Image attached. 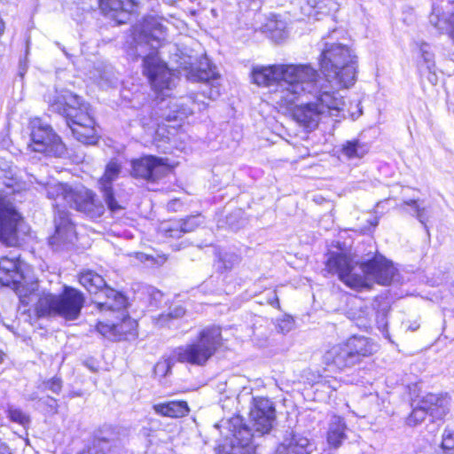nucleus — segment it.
<instances>
[{
	"instance_id": "nucleus-9",
	"label": "nucleus",
	"mask_w": 454,
	"mask_h": 454,
	"mask_svg": "<svg viewBox=\"0 0 454 454\" xmlns=\"http://www.w3.org/2000/svg\"><path fill=\"white\" fill-rule=\"evenodd\" d=\"M180 165L178 160L153 154H144L130 160V176L148 184H156L160 179L174 175Z\"/></svg>"
},
{
	"instance_id": "nucleus-45",
	"label": "nucleus",
	"mask_w": 454,
	"mask_h": 454,
	"mask_svg": "<svg viewBox=\"0 0 454 454\" xmlns=\"http://www.w3.org/2000/svg\"><path fill=\"white\" fill-rule=\"evenodd\" d=\"M163 367V368H166V372L163 373L164 375L167 373V372L169 370V366L167 363V361H158L154 366V370H156L158 367Z\"/></svg>"
},
{
	"instance_id": "nucleus-46",
	"label": "nucleus",
	"mask_w": 454,
	"mask_h": 454,
	"mask_svg": "<svg viewBox=\"0 0 454 454\" xmlns=\"http://www.w3.org/2000/svg\"><path fill=\"white\" fill-rule=\"evenodd\" d=\"M0 454H12L9 447L4 442H0Z\"/></svg>"
},
{
	"instance_id": "nucleus-28",
	"label": "nucleus",
	"mask_w": 454,
	"mask_h": 454,
	"mask_svg": "<svg viewBox=\"0 0 454 454\" xmlns=\"http://www.w3.org/2000/svg\"><path fill=\"white\" fill-rule=\"evenodd\" d=\"M254 429L245 423L235 427L233 430L234 442L232 447L245 449L250 447L254 440Z\"/></svg>"
},
{
	"instance_id": "nucleus-14",
	"label": "nucleus",
	"mask_w": 454,
	"mask_h": 454,
	"mask_svg": "<svg viewBox=\"0 0 454 454\" xmlns=\"http://www.w3.org/2000/svg\"><path fill=\"white\" fill-rule=\"evenodd\" d=\"M248 419L254 432L263 436L271 432L277 420L274 403L267 396H253L250 403Z\"/></svg>"
},
{
	"instance_id": "nucleus-23",
	"label": "nucleus",
	"mask_w": 454,
	"mask_h": 454,
	"mask_svg": "<svg viewBox=\"0 0 454 454\" xmlns=\"http://www.w3.org/2000/svg\"><path fill=\"white\" fill-rule=\"evenodd\" d=\"M153 409L158 415L171 419H181L186 417L190 412L189 404L184 400L159 403L154 404Z\"/></svg>"
},
{
	"instance_id": "nucleus-43",
	"label": "nucleus",
	"mask_w": 454,
	"mask_h": 454,
	"mask_svg": "<svg viewBox=\"0 0 454 454\" xmlns=\"http://www.w3.org/2000/svg\"><path fill=\"white\" fill-rule=\"evenodd\" d=\"M448 35L454 41V12L451 15L450 20V27L448 30Z\"/></svg>"
},
{
	"instance_id": "nucleus-7",
	"label": "nucleus",
	"mask_w": 454,
	"mask_h": 454,
	"mask_svg": "<svg viewBox=\"0 0 454 454\" xmlns=\"http://www.w3.org/2000/svg\"><path fill=\"white\" fill-rule=\"evenodd\" d=\"M54 191L55 193L51 194V198L54 200L61 199L70 207L90 218H98L105 213L103 203L90 189H73L68 184L59 183L55 184Z\"/></svg>"
},
{
	"instance_id": "nucleus-4",
	"label": "nucleus",
	"mask_w": 454,
	"mask_h": 454,
	"mask_svg": "<svg viewBox=\"0 0 454 454\" xmlns=\"http://www.w3.org/2000/svg\"><path fill=\"white\" fill-rule=\"evenodd\" d=\"M380 348L371 337L354 333L331 346L323 355L325 367L341 372L374 356Z\"/></svg>"
},
{
	"instance_id": "nucleus-37",
	"label": "nucleus",
	"mask_w": 454,
	"mask_h": 454,
	"mask_svg": "<svg viewBox=\"0 0 454 454\" xmlns=\"http://www.w3.org/2000/svg\"><path fill=\"white\" fill-rule=\"evenodd\" d=\"M427 413L424 409H422V405L420 403H419L418 406L413 408L411 411V413L408 415L406 419V423L411 427H415L420 423H422Z\"/></svg>"
},
{
	"instance_id": "nucleus-20",
	"label": "nucleus",
	"mask_w": 454,
	"mask_h": 454,
	"mask_svg": "<svg viewBox=\"0 0 454 454\" xmlns=\"http://www.w3.org/2000/svg\"><path fill=\"white\" fill-rule=\"evenodd\" d=\"M84 104L85 102L79 96L72 92L58 94L49 101L50 108L63 115L66 121L70 119Z\"/></svg>"
},
{
	"instance_id": "nucleus-41",
	"label": "nucleus",
	"mask_w": 454,
	"mask_h": 454,
	"mask_svg": "<svg viewBox=\"0 0 454 454\" xmlns=\"http://www.w3.org/2000/svg\"><path fill=\"white\" fill-rule=\"evenodd\" d=\"M403 205L410 206V207H413L416 210L419 216L422 215L425 212V209L423 207H419L417 200L411 199V200H405V201H403Z\"/></svg>"
},
{
	"instance_id": "nucleus-15",
	"label": "nucleus",
	"mask_w": 454,
	"mask_h": 454,
	"mask_svg": "<svg viewBox=\"0 0 454 454\" xmlns=\"http://www.w3.org/2000/svg\"><path fill=\"white\" fill-rule=\"evenodd\" d=\"M139 7L140 0H98L101 13L117 25L128 23Z\"/></svg>"
},
{
	"instance_id": "nucleus-39",
	"label": "nucleus",
	"mask_w": 454,
	"mask_h": 454,
	"mask_svg": "<svg viewBox=\"0 0 454 454\" xmlns=\"http://www.w3.org/2000/svg\"><path fill=\"white\" fill-rule=\"evenodd\" d=\"M44 414L48 417L55 416L59 413V401L52 396H47L43 403Z\"/></svg>"
},
{
	"instance_id": "nucleus-44",
	"label": "nucleus",
	"mask_w": 454,
	"mask_h": 454,
	"mask_svg": "<svg viewBox=\"0 0 454 454\" xmlns=\"http://www.w3.org/2000/svg\"><path fill=\"white\" fill-rule=\"evenodd\" d=\"M215 454H231V452H230L226 446L223 445V444H220L216 447V451H215Z\"/></svg>"
},
{
	"instance_id": "nucleus-10",
	"label": "nucleus",
	"mask_w": 454,
	"mask_h": 454,
	"mask_svg": "<svg viewBox=\"0 0 454 454\" xmlns=\"http://www.w3.org/2000/svg\"><path fill=\"white\" fill-rule=\"evenodd\" d=\"M142 74L146 78L155 98L163 101L167 92L175 86V73L157 53L147 54L143 58Z\"/></svg>"
},
{
	"instance_id": "nucleus-49",
	"label": "nucleus",
	"mask_w": 454,
	"mask_h": 454,
	"mask_svg": "<svg viewBox=\"0 0 454 454\" xmlns=\"http://www.w3.org/2000/svg\"><path fill=\"white\" fill-rule=\"evenodd\" d=\"M4 358L5 353L2 349H0V364L4 362Z\"/></svg>"
},
{
	"instance_id": "nucleus-21",
	"label": "nucleus",
	"mask_w": 454,
	"mask_h": 454,
	"mask_svg": "<svg viewBox=\"0 0 454 454\" xmlns=\"http://www.w3.org/2000/svg\"><path fill=\"white\" fill-rule=\"evenodd\" d=\"M78 283L90 294L103 293L106 299L107 290L114 289L106 284L102 275L91 269H83L76 275Z\"/></svg>"
},
{
	"instance_id": "nucleus-16",
	"label": "nucleus",
	"mask_w": 454,
	"mask_h": 454,
	"mask_svg": "<svg viewBox=\"0 0 454 454\" xmlns=\"http://www.w3.org/2000/svg\"><path fill=\"white\" fill-rule=\"evenodd\" d=\"M323 118L339 116L343 112L345 101L337 90H318L310 101Z\"/></svg>"
},
{
	"instance_id": "nucleus-40",
	"label": "nucleus",
	"mask_w": 454,
	"mask_h": 454,
	"mask_svg": "<svg viewBox=\"0 0 454 454\" xmlns=\"http://www.w3.org/2000/svg\"><path fill=\"white\" fill-rule=\"evenodd\" d=\"M18 266L16 262L7 257H2L0 259V270H4L6 273L16 272Z\"/></svg>"
},
{
	"instance_id": "nucleus-47",
	"label": "nucleus",
	"mask_w": 454,
	"mask_h": 454,
	"mask_svg": "<svg viewBox=\"0 0 454 454\" xmlns=\"http://www.w3.org/2000/svg\"><path fill=\"white\" fill-rule=\"evenodd\" d=\"M387 313H388V310L387 309H383V310H377L376 312V317H380L382 319H385L387 316Z\"/></svg>"
},
{
	"instance_id": "nucleus-1",
	"label": "nucleus",
	"mask_w": 454,
	"mask_h": 454,
	"mask_svg": "<svg viewBox=\"0 0 454 454\" xmlns=\"http://www.w3.org/2000/svg\"><path fill=\"white\" fill-rule=\"evenodd\" d=\"M250 77L259 87L278 85L272 100L278 109H289L306 92L305 84L317 82L318 72L308 63H281L253 67Z\"/></svg>"
},
{
	"instance_id": "nucleus-34",
	"label": "nucleus",
	"mask_w": 454,
	"mask_h": 454,
	"mask_svg": "<svg viewBox=\"0 0 454 454\" xmlns=\"http://www.w3.org/2000/svg\"><path fill=\"white\" fill-rule=\"evenodd\" d=\"M441 449L447 454L454 451V427H446L442 434Z\"/></svg>"
},
{
	"instance_id": "nucleus-25",
	"label": "nucleus",
	"mask_w": 454,
	"mask_h": 454,
	"mask_svg": "<svg viewBox=\"0 0 454 454\" xmlns=\"http://www.w3.org/2000/svg\"><path fill=\"white\" fill-rule=\"evenodd\" d=\"M22 220L18 212V218L0 219V240L8 247H17L19 239V223Z\"/></svg>"
},
{
	"instance_id": "nucleus-26",
	"label": "nucleus",
	"mask_w": 454,
	"mask_h": 454,
	"mask_svg": "<svg viewBox=\"0 0 454 454\" xmlns=\"http://www.w3.org/2000/svg\"><path fill=\"white\" fill-rule=\"evenodd\" d=\"M193 229V226L189 224V219H178L162 226L159 233L163 241L168 242L182 238L184 233L191 232Z\"/></svg>"
},
{
	"instance_id": "nucleus-17",
	"label": "nucleus",
	"mask_w": 454,
	"mask_h": 454,
	"mask_svg": "<svg viewBox=\"0 0 454 454\" xmlns=\"http://www.w3.org/2000/svg\"><path fill=\"white\" fill-rule=\"evenodd\" d=\"M278 111L288 113L291 118L308 132L317 129L324 119L310 101L300 105L294 103L291 108L278 109Z\"/></svg>"
},
{
	"instance_id": "nucleus-22",
	"label": "nucleus",
	"mask_w": 454,
	"mask_h": 454,
	"mask_svg": "<svg viewBox=\"0 0 454 454\" xmlns=\"http://www.w3.org/2000/svg\"><path fill=\"white\" fill-rule=\"evenodd\" d=\"M310 441L301 434L291 433L279 442L274 454H310Z\"/></svg>"
},
{
	"instance_id": "nucleus-8",
	"label": "nucleus",
	"mask_w": 454,
	"mask_h": 454,
	"mask_svg": "<svg viewBox=\"0 0 454 454\" xmlns=\"http://www.w3.org/2000/svg\"><path fill=\"white\" fill-rule=\"evenodd\" d=\"M30 141L28 147L32 152L47 157L61 158L67 153V146L52 127L43 122L39 117L28 121Z\"/></svg>"
},
{
	"instance_id": "nucleus-2",
	"label": "nucleus",
	"mask_w": 454,
	"mask_h": 454,
	"mask_svg": "<svg viewBox=\"0 0 454 454\" xmlns=\"http://www.w3.org/2000/svg\"><path fill=\"white\" fill-rule=\"evenodd\" d=\"M129 301L126 294L116 289H108L106 301H94L100 314L94 331L103 339L113 342L131 341L138 337V320L129 312Z\"/></svg>"
},
{
	"instance_id": "nucleus-38",
	"label": "nucleus",
	"mask_w": 454,
	"mask_h": 454,
	"mask_svg": "<svg viewBox=\"0 0 454 454\" xmlns=\"http://www.w3.org/2000/svg\"><path fill=\"white\" fill-rule=\"evenodd\" d=\"M44 389L50 390L52 393L59 394L63 387V381L59 376H53L48 380H44L42 382Z\"/></svg>"
},
{
	"instance_id": "nucleus-24",
	"label": "nucleus",
	"mask_w": 454,
	"mask_h": 454,
	"mask_svg": "<svg viewBox=\"0 0 454 454\" xmlns=\"http://www.w3.org/2000/svg\"><path fill=\"white\" fill-rule=\"evenodd\" d=\"M70 129L74 137L84 145H96L100 138L95 120L91 121V123H82L74 121L71 122Z\"/></svg>"
},
{
	"instance_id": "nucleus-5",
	"label": "nucleus",
	"mask_w": 454,
	"mask_h": 454,
	"mask_svg": "<svg viewBox=\"0 0 454 454\" xmlns=\"http://www.w3.org/2000/svg\"><path fill=\"white\" fill-rule=\"evenodd\" d=\"M224 344L222 327L210 325L201 328L193 341L176 347L172 352V357L182 364L205 366Z\"/></svg>"
},
{
	"instance_id": "nucleus-3",
	"label": "nucleus",
	"mask_w": 454,
	"mask_h": 454,
	"mask_svg": "<svg viewBox=\"0 0 454 454\" xmlns=\"http://www.w3.org/2000/svg\"><path fill=\"white\" fill-rule=\"evenodd\" d=\"M317 66L324 75L333 78L340 88H349L356 81L357 56L347 44L325 43Z\"/></svg>"
},
{
	"instance_id": "nucleus-32",
	"label": "nucleus",
	"mask_w": 454,
	"mask_h": 454,
	"mask_svg": "<svg viewBox=\"0 0 454 454\" xmlns=\"http://www.w3.org/2000/svg\"><path fill=\"white\" fill-rule=\"evenodd\" d=\"M6 415L11 422L23 427H27L31 422L30 416L18 407H8Z\"/></svg>"
},
{
	"instance_id": "nucleus-48",
	"label": "nucleus",
	"mask_w": 454,
	"mask_h": 454,
	"mask_svg": "<svg viewBox=\"0 0 454 454\" xmlns=\"http://www.w3.org/2000/svg\"><path fill=\"white\" fill-rule=\"evenodd\" d=\"M78 454H92V453H90V451L89 450H83L78 452ZM96 454H106V452L103 450H99V451H97Z\"/></svg>"
},
{
	"instance_id": "nucleus-35",
	"label": "nucleus",
	"mask_w": 454,
	"mask_h": 454,
	"mask_svg": "<svg viewBox=\"0 0 454 454\" xmlns=\"http://www.w3.org/2000/svg\"><path fill=\"white\" fill-rule=\"evenodd\" d=\"M5 218L17 219L18 211L6 197L0 193V219Z\"/></svg>"
},
{
	"instance_id": "nucleus-6",
	"label": "nucleus",
	"mask_w": 454,
	"mask_h": 454,
	"mask_svg": "<svg viewBox=\"0 0 454 454\" xmlns=\"http://www.w3.org/2000/svg\"><path fill=\"white\" fill-rule=\"evenodd\" d=\"M84 304V294L65 285L59 294H41L35 303V313L38 318L59 316L66 320H75L80 317Z\"/></svg>"
},
{
	"instance_id": "nucleus-12",
	"label": "nucleus",
	"mask_w": 454,
	"mask_h": 454,
	"mask_svg": "<svg viewBox=\"0 0 454 454\" xmlns=\"http://www.w3.org/2000/svg\"><path fill=\"white\" fill-rule=\"evenodd\" d=\"M167 33L165 19L157 15H145L130 27V35L135 49L153 43L161 44L166 39Z\"/></svg>"
},
{
	"instance_id": "nucleus-11",
	"label": "nucleus",
	"mask_w": 454,
	"mask_h": 454,
	"mask_svg": "<svg viewBox=\"0 0 454 454\" xmlns=\"http://www.w3.org/2000/svg\"><path fill=\"white\" fill-rule=\"evenodd\" d=\"M356 262L352 255L345 251L328 252L325 261V276H337L346 286L353 290L369 287L364 277L355 273Z\"/></svg>"
},
{
	"instance_id": "nucleus-27",
	"label": "nucleus",
	"mask_w": 454,
	"mask_h": 454,
	"mask_svg": "<svg viewBox=\"0 0 454 454\" xmlns=\"http://www.w3.org/2000/svg\"><path fill=\"white\" fill-rule=\"evenodd\" d=\"M347 425L344 419L340 416H334L333 420L329 426L326 433L328 444L334 449L339 448L346 439Z\"/></svg>"
},
{
	"instance_id": "nucleus-31",
	"label": "nucleus",
	"mask_w": 454,
	"mask_h": 454,
	"mask_svg": "<svg viewBox=\"0 0 454 454\" xmlns=\"http://www.w3.org/2000/svg\"><path fill=\"white\" fill-rule=\"evenodd\" d=\"M341 153L348 159L362 158L368 153V149L358 139H353L346 141L342 145Z\"/></svg>"
},
{
	"instance_id": "nucleus-29",
	"label": "nucleus",
	"mask_w": 454,
	"mask_h": 454,
	"mask_svg": "<svg viewBox=\"0 0 454 454\" xmlns=\"http://www.w3.org/2000/svg\"><path fill=\"white\" fill-rule=\"evenodd\" d=\"M121 169V164L117 160H110L106 164L103 175L98 179L99 189L108 186L114 187L113 182L118 178Z\"/></svg>"
},
{
	"instance_id": "nucleus-18",
	"label": "nucleus",
	"mask_w": 454,
	"mask_h": 454,
	"mask_svg": "<svg viewBox=\"0 0 454 454\" xmlns=\"http://www.w3.org/2000/svg\"><path fill=\"white\" fill-rule=\"evenodd\" d=\"M419 403L433 422L444 419L450 412V396L447 393H427Z\"/></svg>"
},
{
	"instance_id": "nucleus-36",
	"label": "nucleus",
	"mask_w": 454,
	"mask_h": 454,
	"mask_svg": "<svg viewBox=\"0 0 454 454\" xmlns=\"http://www.w3.org/2000/svg\"><path fill=\"white\" fill-rule=\"evenodd\" d=\"M94 120V117L89 112V106L85 103L83 106L80 107L78 111H76L74 114H73L72 117H70V119L67 120L66 122L67 126L70 128L71 122L74 121L82 123H91V121Z\"/></svg>"
},
{
	"instance_id": "nucleus-30",
	"label": "nucleus",
	"mask_w": 454,
	"mask_h": 454,
	"mask_svg": "<svg viewBox=\"0 0 454 454\" xmlns=\"http://www.w3.org/2000/svg\"><path fill=\"white\" fill-rule=\"evenodd\" d=\"M192 79L198 82H204L212 84L218 79L220 74L216 71L215 67L211 65H207L206 67H197L191 71Z\"/></svg>"
},
{
	"instance_id": "nucleus-13",
	"label": "nucleus",
	"mask_w": 454,
	"mask_h": 454,
	"mask_svg": "<svg viewBox=\"0 0 454 454\" xmlns=\"http://www.w3.org/2000/svg\"><path fill=\"white\" fill-rule=\"evenodd\" d=\"M369 287H361L358 291L370 290L373 283L380 286H389L396 274V269L393 262L380 254H375L372 257L357 263Z\"/></svg>"
},
{
	"instance_id": "nucleus-19",
	"label": "nucleus",
	"mask_w": 454,
	"mask_h": 454,
	"mask_svg": "<svg viewBox=\"0 0 454 454\" xmlns=\"http://www.w3.org/2000/svg\"><path fill=\"white\" fill-rule=\"evenodd\" d=\"M357 301H363V299L356 295H352L348 300L345 315L359 330L368 332L372 329L370 308L367 305H358Z\"/></svg>"
},
{
	"instance_id": "nucleus-42",
	"label": "nucleus",
	"mask_w": 454,
	"mask_h": 454,
	"mask_svg": "<svg viewBox=\"0 0 454 454\" xmlns=\"http://www.w3.org/2000/svg\"><path fill=\"white\" fill-rule=\"evenodd\" d=\"M269 304L277 309L278 310H281L280 301L278 295H275L269 301Z\"/></svg>"
},
{
	"instance_id": "nucleus-33",
	"label": "nucleus",
	"mask_w": 454,
	"mask_h": 454,
	"mask_svg": "<svg viewBox=\"0 0 454 454\" xmlns=\"http://www.w3.org/2000/svg\"><path fill=\"white\" fill-rule=\"evenodd\" d=\"M99 190L103 194L105 202H106L108 209L112 213H115L117 211L124 209V207L115 198L114 187L108 186V187L99 189Z\"/></svg>"
}]
</instances>
